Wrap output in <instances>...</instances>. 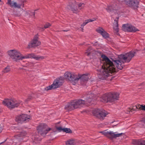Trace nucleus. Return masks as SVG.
<instances>
[{
  "mask_svg": "<svg viewBox=\"0 0 145 145\" xmlns=\"http://www.w3.org/2000/svg\"><path fill=\"white\" fill-rule=\"evenodd\" d=\"M3 104L10 108L18 107L20 104L19 102L14 99H5L3 101Z\"/></svg>",
  "mask_w": 145,
  "mask_h": 145,
  "instance_id": "obj_8",
  "label": "nucleus"
},
{
  "mask_svg": "<svg viewBox=\"0 0 145 145\" xmlns=\"http://www.w3.org/2000/svg\"><path fill=\"white\" fill-rule=\"evenodd\" d=\"M141 110H145V105H141Z\"/></svg>",
  "mask_w": 145,
  "mask_h": 145,
  "instance_id": "obj_34",
  "label": "nucleus"
},
{
  "mask_svg": "<svg viewBox=\"0 0 145 145\" xmlns=\"http://www.w3.org/2000/svg\"><path fill=\"white\" fill-rule=\"evenodd\" d=\"M76 144V141L74 140H69L66 142V145H75Z\"/></svg>",
  "mask_w": 145,
  "mask_h": 145,
  "instance_id": "obj_23",
  "label": "nucleus"
},
{
  "mask_svg": "<svg viewBox=\"0 0 145 145\" xmlns=\"http://www.w3.org/2000/svg\"><path fill=\"white\" fill-rule=\"evenodd\" d=\"M128 109L129 110V111L130 112V111L131 112H132L133 111H135L136 110H137V108L136 107V106H135L134 105H132V106H131L130 107L128 108Z\"/></svg>",
  "mask_w": 145,
  "mask_h": 145,
  "instance_id": "obj_26",
  "label": "nucleus"
},
{
  "mask_svg": "<svg viewBox=\"0 0 145 145\" xmlns=\"http://www.w3.org/2000/svg\"><path fill=\"white\" fill-rule=\"evenodd\" d=\"M84 6L83 3H78L75 1L72 3H70L68 6V8L72 11L73 12L76 13L81 9L83 8Z\"/></svg>",
  "mask_w": 145,
  "mask_h": 145,
  "instance_id": "obj_7",
  "label": "nucleus"
},
{
  "mask_svg": "<svg viewBox=\"0 0 145 145\" xmlns=\"http://www.w3.org/2000/svg\"><path fill=\"white\" fill-rule=\"evenodd\" d=\"M51 25V24L50 23H47L45 24L44 27L45 29L47 28L50 27Z\"/></svg>",
  "mask_w": 145,
  "mask_h": 145,
  "instance_id": "obj_32",
  "label": "nucleus"
},
{
  "mask_svg": "<svg viewBox=\"0 0 145 145\" xmlns=\"http://www.w3.org/2000/svg\"><path fill=\"white\" fill-rule=\"evenodd\" d=\"M96 19L95 18H93V19H89L88 20H85L84 22V23L81 25V26L82 27V29L83 28V27L84 26H85L88 23L90 22H92L95 20Z\"/></svg>",
  "mask_w": 145,
  "mask_h": 145,
  "instance_id": "obj_21",
  "label": "nucleus"
},
{
  "mask_svg": "<svg viewBox=\"0 0 145 145\" xmlns=\"http://www.w3.org/2000/svg\"><path fill=\"white\" fill-rule=\"evenodd\" d=\"M95 95L92 94L89 96H88L85 100L80 99L74 100L71 103H68L65 106V110H71L76 108H80L84 105L88 106V103L91 102L93 99L95 100Z\"/></svg>",
  "mask_w": 145,
  "mask_h": 145,
  "instance_id": "obj_2",
  "label": "nucleus"
},
{
  "mask_svg": "<svg viewBox=\"0 0 145 145\" xmlns=\"http://www.w3.org/2000/svg\"><path fill=\"white\" fill-rule=\"evenodd\" d=\"M6 141V140L5 141H4V142H1V143H0V145H1V144H2V143H3V142H5V141Z\"/></svg>",
  "mask_w": 145,
  "mask_h": 145,
  "instance_id": "obj_42",
  "label": "nucleus"
},
{
  "mask_svg": "<svg viewBox=\"0 0 145 145\" xmlns=\"http://www.w3.org/2000/svg\"><path fill=\"white\" fill-rule=\"evenodd\" d=\"M51 129V128L48 127V126L44 124H41L37 127L39 133L43 136H45Z\"/></svg>",
  "mask_w": 145,
  "mask_h": 145,
  "instance_id": "obj_10",
  "label": "nucleus"
},
{
  "mask_svg": "<svg viewBox=\"0 0 145 145\" xmlns=\"http://www.w3.org/2000/svg\"><path fill=\"white\" fill-rule=\"evenodd\" d=\"M135 106H136L137 109H140L141 110V105H140L139 104H137V105Z\"/></svg>",
  "mask_w": 145,
  "mask_h": 145,
  "instance_id": "obj_33",
  "label": "nucleus"
},
{
  "mask_svg": "<svg viewBox=\"0 0 145 145\" xmlns=\"http://www.w3.org/2000/svg\"><path fill=\"white\" fill-rule=\"evenodd\" d=\"M114 20V22H113V27L114 30L116 32H118V18H117L115 19L114 18H112V20Z\"/></svg>",
  "mask_w": 145,
  "mask_h": 145,
  "instance_id": "obj_20",
  "label": "nucleus"
},
{
  "mask_svg": "<svg viewBox=\"0 0 145 145\" xmlns=\"http://www.w3.org/2000/svg\"><path fill=\"white\" fill-rule=\"evenodd\" d=\"M65 77L69 80L76 83L80 79L79 76L74 73L69 72H66L64 74Z\"/></svg>",
  "mask_w": 145,
  "mask_h": 145,
  "instance_id": "obj_13",
  "label": "nucleus"
},
{
  "mask_svg": "<svg viewBox=\"0 0 145 145\" xmlns=\"http://www.w3.org/2000/svg\"><path fill=\"white\" fill-rule=\"evenodd\" d=\"M91 48H89V49L87 50V51L86 52L85 54L86 55H87V56H89L90 54L91 53V51H90L91 50Z\"/></svg>",
  "mask_w": 145,
  "mask_h": 145,
  "instance_id": "obj_29",
  "label": "nucleus"
},
{
  "mask_svg": "<svg viewBox=\"0 0 145 145\" xmlns=\"http://www.w3.org/2000/svg\"><path fill=\"white\" fill-rule=\"evenodd\" d=\"M80 28H81L82 29V26H81V27Z\"/></svg>",
  "mask_w": 145,
  "mask_h": 145,
  "instance_id": "obj_43",
  "label": "nucleus"
},
{
  "mask_svg": "<svg viewBox=\"0 0 145 145\" xmlns=\"http://www.w3.org/2000/svg\"><path fill=\"white\" fill-rule=\"evenodd\" d=\"M57 129L60 131H63V128H62L61 127H59L57 128Z\"/></svg>",
  "mask_w": 145,
  "mask_h": 145,
  "instance_id": "obj_35",
  "label": "nucleus"
},
{
  "mask_svg": "<svg viewBox=\"0 0 145 145\" xmlns=\"http://www.w3.org/2000/svg\"><path fill=\"white\" fill-rule=\"evenodd\" d=\"M17 129H19V130L16 132H19V133L15 135L12 138V140H11L12 142V145H20L21 144L20 141L22 139L23 137L25 135V132H21L22 131L21 129L16 128V130Z\"/></svg>",
  "mask_w": 145,
  "mask_h": 145,
  "instance_id": "obj_6",
  "label": "nucleus"
},
{
  "mask_svg": "<svg viewBox=\"0 0 145 145\" xmlns=\"http://www.w3.org/2000/svg\"><path fill=\"white\" fill-rule=\"evenodd\" d=\"M124 1L126 5L134 9L138 7L139 2L138 0H124Z\"/></svg>",
  "mask_w": 145,
  "mask_h": 145,
  "instance_id": "obj_14",
  "label": "nucleus"
},
{
  "mask_svg": "<svg viewBox=\"0 0 145 145\" xmlns=\"http://www.w3.org/2000/svg\"><path fill=\"white\" fill-rule=\"evenodd\" d=\"M3 52H1L0 51V56H3Z\"/></svg>",
  "mask_w": 145,
  "mask_h": 145,
  "instance_id": "obj_37",
  "label": "nucleus"
},
{
  "mask_svg": "<svg viewBox=\"0 0 145 145\" xmlns=\"http://www.w3.org/2000/svg\"><path fill=\"white\" fill-rule=\"evenodd\" d=\"M99 133H102L106 137L112 139L120 137L122 133H118L117 132H113L112 131L105 132V131H101L99 132Z\"/></svg>",
  "mask_w": 145,
  "mask_h": 145,
  "instance_id": "obj_12",
  "label": "nucleus"
},
{
  "mask_svg": "<svg viewBox=\"0 0 145 145\" xmlns=\"http://www.w3.org/2000/svg\"><path fill=\"white\" fill-rule=\"evenodd\" d=\"M106 9L107 12H110L112 10H113V9H114L112 5L108 6Z\"/></svg>",
  "mask_w": 145,
  "mask_h": 145,
  "instance_id": "obj_25",
  "label": "nucleus"
},
{
  "mask_svg": "<svg viewBox=\"0 0 145 145\" xmlns=\"http://www.w3.org/2000/svg\"><path fill=\"white\" fill-rule=\"evenodd\" d=\"M1 0H0V2H1Z\"/></svg>",
  "mask_w": 145,
  "mask_h": 145,
  "instance_id": "obj_45",
  "label": "nucleus"
},
{
  "mask_svg": "<svg viewBox=\"0 0 145 145\" xmlns=\"http://www.w3.org/2000/svg\"><path fill=\"white\" fill-rule=\"evenodd\" d=\"M80 79H82L83 81H86L88 80L89 77L87 75L83 74L81 76V77H79Z\"/></svg>",
  "mask_w": 145,
  "mask_h": 145,
  "instance_id": "obj_24",
  "label": "nucleus"
},
{
  "mask_svg": "<svg viewBox=\"0 0 145 145\" xmlns=\"http://www.w3.org/2000/svg\"><path fill=\"white\" fill-rule=\"evenodd\" d=\"M122 27L123 30L125 31L134 32L138 31L137 29L131 25L123 24Z\"/></svg>",
  "mask_w": 145,
  "mask_h": 145,
  "instance_id": "obj_17",
  "label": "nucleus"
},
{
  "mask_svg": "<svg viewBox=\"0 0 145 145\" xmlns=\"http://www.w3.org/2000/svg\"><path fill=\"white\" fill-rule=\"evenodd\" d=\"M135 53V51H131L124 54L120 55L118 59L114 61L117 68L120 69H122L124 66V63L129 62Z\"/></svg>",
  "mask_w": 145,
  "mask_h": 145,
  "instance_id": "obj_4",
  "label": "nucleus"
},
{
  "mask_svg": "<svg viewBox=\"0 0 145 145\" xmlns=\"http://www.w3.org/2000/svg\"><path fill=\"white\" fill-rule=\"evenodd\" d=\"M139 140H133L132 143L134 145H139Z\"/></svg>",
  "mask_w": 145,
  "mask_h": 145,
  "instance_id": "obj_30",
  "label": "nucleus"
},
{
  "mask_svg": "<svg viewBox=\"0 0 145 145\" xmlns=\"http://www.w3.org/2000/svg\"><path fill=\"white\" fill-rule=\"evenodd\" d=\"M37 139L35 138V139H34V142H36V141H37Z\"/></svg>",
  "mask_w": 145,
  "mask_h": 145,
  "instance_id": "obj_41",
  "label": "nucleus"
},
{
  "mask_svg": "<svg viewBox=\"0 0 145 145\" xmlns=\"http://www.w3.org/2000/svg\"><path fill=\"white\" fill-rule=\"evenodd\" d=\"M68 31V30H63L62 31H64V32H66V31Z\"/></svg>",
  "mask_w": 145,
  "mask_h": 145,
  "instance_id": "obj_40",
  "label": "nucleus"
},
{
  "mask_svg": "<svg viewBox=\"0 0 145 145\" xmlns=\"http://www.w3.org/2000/svg\"><path fill=\"white\" fill-rule=\"evenodd\" d=\"M141 122L142 123H144L145 124V118L144 119L143 121H142Z\"/></svg>",
  "mask_w": 145,
  "mask_h": 145,
  "instance_id": "obj_38",
  "label": "nucleus"
},
{
  "mask_svg": "<svg viewBox=\"0 0 145 145\" xmlns=\"http://www.w3.org/2000/svg\"><path fill=\"white\" fill-rule=\"evenodd\" d=\"M96 30L98 33L100 34L104 38L106 39L109 37V34L102 28L99 27L96 29Z\"/></svg>",
  "mask_w": 145,
  "mask_h": 145,
  "instance_id": "obj_18",
  "label": "nucleus"
},
{
  "mask_svg": "<svg viewBox=\"0 0 145 145\" xmlns=\"http://www.w3.org/2000/svg\"><path fill=\"white\" fill-rule=\"evenodd\" d=\"M139 145H145V141L143 140H139Z\"/></svg>",
  "mask_w": 145,
  "mask_h": 145,
  "instance_id": "obj_31",
  "label": "nucleus"
},
{
  "mask_svg": "<svg viewBox=\"0 0 145 145\" xmlns=\"http://www.w3.org/2000/svg\"><path fill=\"white\" fill-rule=\"evenodd\" d=\"M7 53L10 58L16 61H18L19 60L29 58H32L37 60H40L44 58V57L36 56L33 53L27 54L23 56L19 51L15 49L9 50Z\"/></svg>",
  "mask_w": 145,
  "mask_h": 145,
  "instance_id": "obj_3",
  "label": "nucleus"
},
{
  "mask_svg": "<svg viewBox=\"0 0 145 145\" xmlns=\"http://www.w3.org/2000/svg\"><path fill=\"white\" fill-rule=\"evenodd\" d=\"M10 71V68L9 66H7L4 69L3 72L4 73L8 72Z\"/></svg>",
  "mask_w": 145,
  "mask_h": 145,
  "instance_id": "obj_28",
  "label": "nucleus"
},
{
  "mask_svg": "<svg viewBox=\"0 0 145 145\" xmlns=\"http://www.w3.org/2000/svg\"><path fill=\"white\" fill-rule=\"evenodd\" d=\"M7 4L9 5L11 7L16 8H20L21 5L20 4H18L16 2H15L11 0H8Z\"/></svg>",
  "mask_w": 145,
  "mask_h": 145,
  "instance_id": "obj_19",
  "label": "nucleus"
},
{
  "mask_svg": "<svg viewBox=\"0 0 145 145\" xmlns=\"http://www.w3.org/2000/svg\"><path fill=\"white\" fill-rule=\"evenodd\" d=\"M93 114L100 120H103L107 114L105 110L99 109H94L92 111Z\"/></svg>",
  "mask_w": 145,
  "mask_h": 145,
  "instance_id": "obj_11",
  "label": "nucleus"
},
{
  "mask_svg": "<svg viewBox=\"0 0 145 145\" xmlns=\"http://www.w3.org/2000/svg\"><path fill=\"white\" fill-rule=\"evenodd\" d=\"M63 131L66 133H71V130L70 129L68 128H63Z\"/></svg>",
  "mask_w": 145,
  "mask_h": 145,
  "instance_id": "obj_27",
  "label": "nucleus"
},
{
  "mask_svg": "<svg viewBox=\"0 0 145 145\" xmlns=\"http://www.w3.org/2000/svg\"><path fill=\"white\" fill-rule=\"evenodd\" d=\"M82 31H83V29H82Z\"/></svg>",
  "mask_w": 145,
  "mask_h": 145,
  "instance_id": "obj_44",
  "label": "nucleus"
},
{
  "mask_svg": "<svg viewBox=\"0 0 145 145\" xmlns=\"http://www.w3.org/2000/svg\"><path fill=\"white\" fill-rule=\"evenodd\" d=\"M101 57L103 59V64H104V63L110 60L107 56L104 55H102L101 56Z\"/></svg>",
  "mask_w": 145,
  "mask_h": 145,
  "instance_id": "obj_22",
  "label": "nucleus"
},
{
  "mask_svg": "<svg viewBox=\"0 0 145 145\" xmlns=\"http://www.w3.org/2000/svg\"><path fill=\"white\" fill-rule=\"evenodd\" d=\"M31 15H33L34 16V15H35V13H34V12H33L32 13H31Z\"/></svg>",
  "mask_w": 145,
  "mask_h": 145,
  "instance_id": "obj_39",
  "label": "nucleus"
},
{
  "mask_svg": "<svg viewBox=\"0 0 145 145\" xmlns=\"http://www.w3.org/2000/svg\"><path fill=\"white\" fill-rule=\"evenodd\" d=\"M30 116L26 114H22L18 116L16 118V120L18 123H22L29 121Z\"/></svg>",
  "mask_w": 145,
  "mask_h": 145,
  "instance_id": "obj_16",
  "label": "nucleus"
},
{
  "mask_svg": "<svg viewBox=\"0 0 145 145\" xmlns=\"http://www.w3.org/2000/svg\"><path fill=\"white\" fill-rule=\"evenodd\" d=\"M32 98L31 97H29L28 98V99L25 100L26 102H27L28 101H29Z\"/></svg>",
  "mask_w": 145,
  "mask_h": 145,
  "instance_id": "obj_36",
  "label": "nucleus"
},
{
  "mask_svg": "<svg viewBox=\"0 0 145 145\" xmlns=\"http://www.w3.org/2000/svg\"><path fill=\"white\" fill-rule=\"evenodd\" d=\"M63 78L61 77L55 79L52 84L45 88V90L48 91L59 88L62 85Z\"/></svg>",
  "mask_w": 145,
  "mask_h": 145,
  "instance_id": "obj_9",
  "label": "nucleus"
},
{
  "mask_svg": "<svg viewBox=\"0 0 145 145\" xmlns=\"http://www.w3.org/2000/svg\"><path fill=\"white\" fill-rule=\"evenodd\" d=\"M119 97L118 93H109L104 94L101 98V101L105 103L112 102L117 100Z\"/></svg>",
  "mask_w": 145,
  "mask_h": 145,
  "instance_id": "obj_5",
  "label": "nucleus"
},
{
  "mask_svg": "<svg viewBox=\"0 0 145 145\" xmlns=\"http://www.w3.org/2000/svg\"><path fill=\"white\" fill-rule=\"evenodd\" d=\"M116 68L113 62L110 60L101 66V69L97 70V74L100 79H105L110 74L115 72Z\"/></svg>",
  "mask_w": 145,
  "mask_h": 145,
  "instance_id": "obj_1",
  "label": "nucleus"
},
{
  "mask_svg": "<svg viewBox=\"0 0 145 145\" xmlns=\"http://www.w3.org/2000/svg\"><path fill=\"white\" fill-rule=\"evenodd\" d=\"M38 35H36L35 36L33 39L29 43L28 48H31L33 47H35L40 44V42L38 40Z\"/></svg>",
  "mask_w": 145,
  "mask_h": 145,
  "instance_id": "obj_15",
  "label": "nucleus"
}]
</instances>
